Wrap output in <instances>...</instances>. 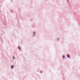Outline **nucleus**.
<instances>
[{"mask_svg": "<svg viewBox=\"0 0 80 80\" xmlns=\"http://www.w3.org/2000/svg\"><path fill=\"white\" fill-rule=\"evenodd\" d=\"M18 48L19 50H20L21 48L19 47V46H18Z\"/></svg>", "mask_w": 80, "mask_h": 80, "instance_id": "obj_3", "label": "nucleus"}, {"mask_svg": "<svg viewBox=\"0 0 80 80\" xmlns=\"http://www.w3.org/2000/svg\"><path fill=\"white\" fill-rule=\"evenodd\" d=\"M67 57H68L69 58H70V55H69V54H68L67 55Z\"/></svg>", "mask_w": 80, "mask_h": 80, "instance_id": "obj_2", "label": "nucleus"}, {"mask_svg": "<svg viewBox=\"0 0 80 80\" xmlns=\"http://www.w3.org/2000/svg\"><path fill=\"white\" fill-rule=\"evenodd\" d=\"M65 56H64V55H63V58H65Z\"/></svg>", "mask_w": 80, "mask_h": 80, "instance_id": "obj_5", "label": "nucleus"}, {"mask_svg": "<svg viewBox=\"0 0 80 80\" xmlns=\"http://www.w3.org/2000/svg\"><path fill=\"white\" fill-rule=\"evenodd\" d=\"M13 59H15V57H13Z\"/></svg>", "mask_w": 80, "mask_h": 80, "instance_id": "obj_6", "label": "nucleus"}, {"mask_svg": "<svg viewBox=\"0 0 80 80\" xmlns=\"http://www.w3.org/2000/svg\"><path fill=\"white\" fill-rule=\"evenodd\" d=\"M41 73H42V71H41Z\"/></svg>", "mask_w": 80, "mask_h": 80, "instance_id": "obj_8", "label": "nucleus"}, {"mask_svg": "<svg viewBox=\"0 0 80 80\" xmlns=\"http://www.w3.org/2000/svg\"><path fill=\"white\" fill-rule=\"evenodd\" d=\"M11 12H12V11H11Z\"/></svg>", "mask_w": 80, "mask_h": 80, "instance_id": "obj_10", "label": "nucleus"}, {"mask_svg": "<svg viewBox=\"0 0 80 80\" xmlns=\"http://www.w3.org/2000/svg\"><path fill=\"white\" fill-rule=\"evenodd\" d=\"M11 68H13V66H11Z\"/></svg>", "mask_w": 80, "mask_h": 80, "instance_id": "obj_4", "label": "nucleus"}, {"mask_svg": "<svg viewBox=\"0 0 80 80\" xmlns=\"http://www.w3.org/2000/svg\"><path fill=\"white\" fill-rule=\"evenodd\" d=\"M68 2V0H67Z\"/></svg>", "mask_w": 80, "mask_h": 80, "instance_id": "obj_9", "label": "nucleus"}, {"mask_svg": "<svg viewBox=\"0 0 80 80\" xmlns=\"http://www.w3.org/2000/svg\"><path fill=\"white\" fill-rule=\"evenodd\" d=\"M33 33H34V35H33V37H35V33H36V32H35L34 31V32Z\"/></svg>", "mask_w": 80, "mask_h": 80, "instance_id": "obj_1", "label": "nucleus"}, {"mask_svg": "<svg viewBox=\"0 0 80 80\" xmlns=\"http://www.w3.org/2000/svg\"><path fill=\"white\" fill-rule=\"evenodd\" d=\"M58 40H59V38H58Z\"/></svg>", "mask_w": 80, "mask_h": 80, "instance_id": "obj_7", "label": "nucleus"}]
</instances>
